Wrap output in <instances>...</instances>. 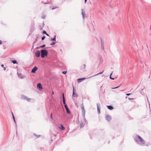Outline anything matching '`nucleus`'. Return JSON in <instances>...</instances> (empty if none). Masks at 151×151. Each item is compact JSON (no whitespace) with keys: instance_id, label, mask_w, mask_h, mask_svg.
I'll list each match as a JSON object with an SVG mask.
<instances>
[{"instance_id":"nucleus-1","label":"nucleus","mask_w":151,"mask_h":151,"mask_svg":"<svg viewBox=\"0 0 151 151\" xmlns=\"http://www.w3.org/2000/svg\"><path fill=\"white\" fill-rule=\"evenodd\" d=\"M47 51L45 50H41V56L42 58H44L47 56Z\"/></svg>"},{"instance_id":"nucleus-2","label":"nucleus","mask_w":151,"mask_h":151,"mask_svg":"<svg viewBox=\"0 0 151 151\" xmlns=\"http://www.w3.org/2000/svg\"><path fill=\"white\" fill-rule=\"evenodd\" d=\"M137 136L138 139H139L140 141L142 144L143 145H145V142L144 140L142 138H141V137L139 135H137Z\"/></svg>"},{"instance_id":"nucleus-3","label":"nucleus","mask_w":151,"mask_h":151,"mask_svg":"<svg viewBox=\"0 0 151 151\" xmlns=\"http://www.w3.org/2000/svg\"><path fill=\"white\" fill-rule=\"evenodd\" d=\"M73 93L72 94V96L73 97H77L78 96V95L75 92V91L74 90V86H73Z\"/></svg>"},{"instance_id":"nucleus-4","label":"nucleus","mask_w":151,"mask_h":151,"mask_svg":"<svg viewBox=\"0 0 151 151\" xmlns=\"http://www.w3.org/2000/svg\"><path fill=\"white\" fill-rule=\"evenodd\" d=\"M37 89L39 90H41L43 88L42 85L41 83H38L37 85Z\"/></svg>"},{"instance_id":"nucleus-5","label":"nucleus","mask_w":151,"mask_h":151,"mask_svg":"<svg viewBox=\"0 0 151 151\" xmlns=\"http://www.w3.org/2000/svg\"><path fill=\"white\" fill-rule=\"evenodd\" d=\"M17 75L18 77L21 78H24L25 77V76L22 75L21 73H17Z\"/></svg>"},{"instance_id":"nucleus-6","label":"nucleus","mask_w":151,"mask_h":151,"mask_svg":"<svg viewBox=\"0 0 151 151\" xmlns=\"http://www.w3.org/2000/svg\"><path fill=\"white\" fill-rule=\"evenodd\" d=\"M37 68L36 66H35L32 69L31 72L33 73H35L36 71L37 70Z\"/></svg>"},{"instance_id":"nucleus-7","label":"nucleus","mask_w":151,"mask_h":151,"mask_svg":"<svg viewBox=\"0 0 151 151\" xmlns=\"http://www.w3.org/2000/svg\"><path fill=\"white\" fill-rule=\"evenodd\" d=\"M106 119L108 122H109L111 119V117L110 116L107 115L106 117Z\"/></svg>"},{"instance_id":"nucleus-8","label":"nucleus","mask_w":151,"mask_h":151,"mask_svg":"<svg viewBox=\"0 0 151 151\" xmlns=\"http://www.w3.org/2000/svg\"><path fill=\"white\" fill-rule=\"evenodd\" d=\"M81 109L82 111V113L84 116H85V111L84 109V107L83 106L81 107Z\"/></svg>"},{"instance_id":"nucleus-9","label":"nucleus","mask_w":151,"mask_h":151,"mask_svg":"<svg viewBox=\"0 0 151 151\" xmlns=\"http://www.w3.org/2000/svg\"><path fill=\"white\" fill-rule=\"evenodd\" d=\"M65 108L66 110L67 113L68 114H70V111L69 110V109L68 108L67 105H65Z\"/></svg>"},{"instance_id":"nucleus-10","label":"nucleus","mask_w":151,"mask_h":151,"mask_svg":"<svg viewBox=\"0 0 151 151\" xmlns=\"http://www.w3.org/2000/svg\"><path fill=\"white\" fill-rule=\"evenodd\" d=\"M35 55L37 57H39L40 56V52L39 51H37L35 52Z\"/></svg>"},{"instance_id":"nucleus-11","label":"nucleus","mask_w":151,"mask_h":151,"mask_svg":"<svg viewBox=\"0 0 151 151\" xmlns=\"http://www.w3.org/2000/svg\"><path fill=\"white\" fill-rule=\"evenodd\" d=\"M86 78H79L77 80V81L78 83L80 82H81L82 81L86 79Z\"/></svg>"},{"instance_id":"nucleus-12","label":"nucleus","mask_w":151,"mask_h":151,"mask_svg":"<svg viewBox=\"0 0 151 151\" xmlns=\"http://www.w3.org/2000/svg\"><path fill=\"white\" fill-rule=\"evenodd\" d=\"M63 103L65 105H66L65 103V97L64 96V93H63Z\"/></svg>"},{"instance_id":"nucleus-13","label":"nucleus","mask_w":151,"mask_h":151,"mask_svg":"<svg viewBox=\"0 0 151 151\" xmlns=\"http://www.w3.org/2000/svg\"><path fill=\"white\" fill-rule=\"evenodd\" d=\"M107 107L110 110H112L113 109V107L111 106H107Z\"/></svg>"},{"instance_id":"nucleus-14","label":"nucleus","mask_w":151,"mask_h":151,"mask_svg":"<svg viewBox=\"0 0 151 151\" xmlns=\"http://www.w3.org/2000/svg\"><path fill=\"white\" fill-rule=\"evenodd\" d=\"M97 111L99 114L100 113V107L98 106V105H97Z\"/></svg>"},{"instance_id":"nucleus-15","label":"nucleus","mask_w":151,"mask_h":151,"mask_svg":"<svg viewBox=\"0 0 151 151\" xmlns=\"http://www.w3.org/2000/svg\"><path fill=\"white\" fill-rule=\"evenodd\" d=\"M61 128H60V129H62V130H64L65 129V128L63 127V125H62V124H61Z\"/></svg>"},{"instance_id":"nucleus-16","label":"nucleus","mask_w":151,"mask_h":151,"mask_svg":"<svg viewBox=\"0 0 151 151\" xmlns=\"http://www.w3.org/2000/svg\"><path fill=\"white\" fill-rule=\"evenodd\" d=\"M25 99L28 101H29L31 100V99L28 98L26 97H25Z\"/></svg>"},{"instance_id":"nucleus-17","label":"nucleus","mask_w":151,"mask_h":151,"mask_svg":"<svg viewBox=\"0 0 151 151\" xmlns=\"http://www.w3.org/2000/svg\"><path fill=\"white\" fill-rule=\"evenodd\" d=\"M104 71H103L102 72H100V73H98V74H97L95 75L94 76H96L97 75H99V74H102L103 73Z\"/></svg>"},{"instance_id":"nucleus-18","label":"nucleus","mask_w":151,"mask_h":151,"mask_svg":"<svg viewBox=\"0 0 151 151\" xmlns=\"http://www.w3.org/2000/svg\"><path fill=\"white\" fill-rule=\"evenodd\" d=\"M12 63H13L14 64H15L17 63V61L15 60H13L12 61Z\"/></svg>"},{"instance_id":"nucleus-19","label":"nucleus","mask_w":151,"mask_h":151,"mask_svg":"<svg viewBox=\"0 0 151 151\" xmlns=\"http://www.w3.org/2000/svg\"><path fill=\"white\" fill-rule=\"evenodd\" d=\"M112 73H111L110 76V78H111V79H112V80H114V78H111V75H112Z\"/></svg>"},{"instance_id":"nucleus-20","label":"nucleus","mask_w":151,"mask_h":151,"mask_svg":"<svg viewBox=\"0 0 151 151\" xmlns=\"http://www.w3.org/2000/svg\"><path fill=\"white\" fill-rule=\"evenodd\" d=\"M55 40H56V36L55 35L54 38L52 39L51 40H52V41H55Z\"/></svg>"},{"instance_id":"nucleus-21","label":"nucleus","mask_w":151,"mask_h":151,"mask_svg":"<svg viewBox=\"0 0 151 151\" xmlns=\"http://www.w3.org/2000/svg\"><path fill=\"white\" fill-rule=\"evenodd\" d=\"M12 114L13 117V119H14V122H16V121H15V119L14 117L13 114V113H12Z\"/></svg>"},{"instance_id":"nucleus-22","label":"nucleus","mask_w":151,"mask_h":151,"mask_svg":"<svg viewBox=\"0 0 151 151\" xmlns=\"http://www.w3.org/2000/svg\"><path fill=\"white\" fill-rule=\"evenodd\" d=\"M83 126L84 125L83 124H81L80 126L81 128L83 127Z\"/></svg>"},{"instance_id":"nucleus-23","label":"nucleus","mask_w":151,"mask_h":151,"mask_svg":"<svg viewBox=\"0 0 151 151\" xmlns=\"http://www.w3.org/2000/svg\"><path fill=\"white\" fill-rule=\"evenodd\" d=\"M67 73V71H63L62 72V73H63L64 74H65L66 73Z\"/></svg>"},{"instance_id":"nucleus-24","label":"nucleus","mask_w":151,"mask_h":151,"mask_svg":"<svg viewBox=\"0 0 151 151\" xmlns=\"http://www.w3.org/2000/svg\"><path fill=\"white\" fill-rule=\"evenodd\" d=\"M50 117L51 118V119H53V118H52V113H51V114H50Z\"/></svg>"},{"instance_id":"nucleus-25","label":"nucleus","mask_w":151,"mask_h":151,"mask_svg":"<svg viewBox=\"0 0 151 151\" xmlns=\"http://www.w3.org/2000/svg\"><path fill=\"white\" fill-rule=\"evenodd\" d=\"M45 36H44L42 38V40H44L45 39Z\"/></svg>"},{"instance_id":"nucleus-26","label":"nucleus","mask_w":151,"mask_h":151,"mask_svg":"<svg viewBox=\"0 0 151 151\" xmlns=\"http://www.w3.org/2000/svg\"><path fill=\"white\" fill-rule=\"evenodd\" d=\"M119 87V86H118V87H115V88H112V89H116V88H118Z\"/></svg>"},{"instance_id":"nucleus-27","label":"nucleus","mask_w":151,"mask_h":151,"mask_svg":"<svg viewBox=\"0 0 151 151\" xmlns=\"http://www.w3.org/2000/svg\"><path fill=\"white\" fill-rule=\"evenodd\" d=\"M43 33L44 34H46L47 33H46V32L45 31H44L43 32Z\"/></svg>"},{"instance_id":"nucleus-28","label":"nucleus","mask_w":151,"mask_h":151,"mask_svg":"<svg viewBox=\"0 0 151 151\" xmlns=\"http://www.w3.org/2000/svg\"><path fill=\"white\" fill-rule=\"evenodd\" d=\"M45 45H43L42 46H41V47H45Z\"/></svg>"},{"instance_id":"nucleus-29","label":"nucleus","mask_w":151,"mask_h":151,"mask_svg":"<svg viewBox=\"0 0 151 151\" xmlns=\"http://www.w3.org/2000/svg\"><path fill=\"white\" fill-rule=\"evenodd\" d=\"M131 94V93H127V94H126V95L127 96H129Z\"/></svg>"},{"instance_id":"nucleus-30","label":"nucleus","mask_w":151,"mask_h":151,"mask_svg":"<svg viewBox=\"0 0 151 151\" xmlns=\"http://www.w3.org/2000/svg\"><path fill=\"white\" fill-rule=\"evenodd\" d=\"M129 100H133V98H129Z\"/></svg>"},{"instance_id":"nucleus-31","label":"nucleus","mask_w":151,"mask_h":151,"mask_svg":"<svg viewBox=\"0 0 151 151\" xmlns=\"http://www.w3.org/2000/svg\"><path fill=\"white\" fill-rule=\"evenodd\" d=\"M57 7H53L52 8V9H54L55 8H56Z\"/></svg>"},{"instance_id":"nucleus-32","label":"nucleus","mask_w":151,"mask_h":151,"mask_svg":"<svg viewBox=\"0 0 151 151\" xmlns=\"http://www.w3.org/2000/svg\"><path fill=\"white\" fill-rule=\"evenodd\" d=\"M55 44V42H53L52 44H51V45H53Z\"/></svg>"},{"instance_id":"nucleus-33","label":"nucleus","mask_w":151,"mask_h":151,"mask_svg":"<svg viewBox=\"0 0 151 151\" xmlns=\"http://www.w3.org/2000/svg\"><path fill=\"white\" fill-rule=\"evenodd\" d=\"M2 42L0 40V45H1L2 44Z\"/></svg>"},{"instance_id":"nucleus-34","label":"nucleus","mask_w":151,"mask_h":151,"mask_svg":"<svg viewBox=\"0 0 151 151\" xmlns=\"http://www.w3.org/2000/svg\"><path fill=\"white\" fill-rule=\"evenodd\" d=\"M1 67H4V65H1Z\"/></svg>"},{"instance_id":"nucleus-35","label":"nucleus","mask_w":151,"mask_h":151,"mask_svg":"<svg viewBox=\"0 0 151 151\" xmlns=\"http://www.w3.org/2000/svg\"><path fill=\"white\" fill-rule=\"evenodd\" d=\"M46 35L47 36H49V35H48V34H47V33H46Z\"/></svg>"},{"instance_id":"nucleus-36","label":"nucleus","mask_w":151,"mask_h":151,"mask_svg":"<svg viewBox=\"0 0 151 151\" xmlns=\"http://www.w3.org/2000/svg\"><path fill=\"white\" fill-rule=\"evenodd\" d=\"M87 0H85V2L86 3Z\"/></svg>"},{"instance_id":"nucleus-37","label":"nucleus","mask_w":151,"mask_h":151,"mask_svg":"<svg viewBox=\"0 0 151 151\" xmlns=\"http://www.w3.org/2000/svg\"><path fill=\"white\" fill-rule=\"evenodd\" d=\"M52 94L53 95L54 94V92L53 91L52 92Z\"/></svg>"},{"instance_id":"nucleus-38","label":"nucleus","mask_w":151,"mask_h":151,"mask_svg":"<svg viewBox=\"0 0 151 151\" xmlns=\"http://www.w3.org/2000/svg\"><path fill=\"white\" fill-rule=\"evenodd\" d=\"M4 70H5L6 69V68L5 67H4Z\"/></svg>"}]
</instances>
